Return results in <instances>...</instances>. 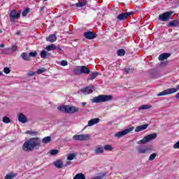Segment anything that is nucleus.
Wrapping results in <instances>:
<instances>
[{"label":"nucleus","mask_w":179,"mask_h":179,"mask_svg":"<svg viewBox=\"0 0 179 179\" xmlns=\"http://www.w3.org/2000/svg\"><path fill=\"white\" fill-rule=\"evenodd\" d=\"M40 143H41V141L38 138H29L28 141L24 142L22 149L24 152H31V150H34V148L36 146H40Z\"/></svg>","instance_id":"obj_1"},{"label":"nucleus","mask_w":179,"mask_h":179,"mask_svg":"<svg viewBox=\"0 0 179 179\" xmlns=\"http://www.w3.org/2000/svg\"><path fill=\"white\" fill-rule=\"evenodd\" d=\"M113 100L112 95H99L98 96L94 97L91 99L92 103H106V101H111Z\"/></svg>","instance_id":"obj_2"},{"label":"nucleus","mask_w":179,"mask_h":179,"mask_svg":"<svg viewBox=\"0 0 179 179\" xmlns=\"http://www.w3.org/2000/svg\"><path fill=\"white\" fill-rule=\"evenodd\" d=\"M156 138H157V134L156 133L148 134L145 136L143 139L138 141L137 143L138 145H145L149 142H152V141H155Z\"/></svg>","instance_id":"obj_3"},{"label":"nucleus","mask_w":179,"mask_h":179,"mask_svg":"<svg viewBox=\"0 0 179 179\" xmlns=\"http://www.w3.org/2000/svg\"><path fill=\"white\" fill-rule=\"evenodd\" d=\"M178 90H179V85H178L176 86V88H169V89H166L165 90L158 93L157 94V96L160 97L162 96H167L169 94H173L174 93H177V92H178Z\"/></svg>","instance_id":"obj_4"},{"label":"nucleus","mask_w":179,"mask_h":179,"mask_svg":"<svg viewBox=\"0 0 179 179\" xmlns=\"http://www.w3.org/2000/svg\"><path fill=\"white\" fill-rule=\"evenodd\" d=\"M153 150V147L141 145L138 148V152L141 155H145L146 153H150Z\"/></svg>","instance_id":"obj_5"},{"label":"nucleus","mask_w":179,"mask_h":179,"mask_svg":"<svg viewBox=\"0 0 179 179\" xmlns=\"http://www.w3.org/2000/svg\"><path fill=\"white\" fill-rule=\"evenodd\" d=\"M134 131V127H131L128 129H126L122 131L117 132L115 134V138H122V136H125V135H128L129 132H132Z\"/></svg>","instance_id":"obj_6"},{"label":"nucleus","mask_w":179,"mask_h":179,"mask_svg":"<svg viewBox=\"0 0 179 179\" xmlns=\"http://www.w3.org/2000/svg\"><path fill=\"white\" fill-rule=\"evenodd\" d=\"M171 15H173L172 12H166L163 14H161L159 15V20H162V22H167L170 20L171 18Z\"/></svg>","instance_id":"obj_7"},{"label":"nucleus","mask_w":179,"mask_h":179,"mask_svg":"<svg viewBox=\"0 0 179 179\" xmlns=\"http://www.w3.org/2000/svg\"><path fill=\"white\" fill-rule=\"evenodd\" d=\"M74 141H90V134H79L74 135L73 136Z\"/></svg>","instance_id":"obj_8"},{"label":"nucleus","mask_w":179,"mask_h":179,"mask_svg":"<svg viewBox=\"0 0 179 179\" xmlns=\"http://www.w3.org/2000/svg\"><path fill=\"white\" fill-rule=\"evenodd\" d=\"M84 37L87 40H93V38L97 37V34L93 31H89L84 33Z\"/></svg>","instance_id":"obj_9"},{"label":"nucleus","mask_w":179,"mask_h":179,"mask_svg":"<svg viewBox=\"0 0 179 179\" xmlns=\"http://www.w3.org/2000/svg\"><path fill=\"white\" fill-rule=\"evenodd\" d=\"M94 90V87H93V85H90L85 88H83L81 90V92L83 93L84 94H90L93 93Z\"/></svg>","instance_id":"obj_10"},{"label":"nucleus","mask_w":179,"mask_h":179,"mask_svg":"<svg viewBox=\"0 0 179 179\" xmlns=\"http://www.w3.org/2000/svg\"><path fill=\"white\" fill-rule=\"evenodd\" d=\"M131 15H134L133 11L129 12V13H121L117 17V20H125V19L129 17V16H131Z\"/></svg>","instance_id":"obj_11"},{"label":"nucleus","mask_w":179,"mask_h":179,"mask_svg":"<svg viewBox=\"0 0 179 179\" xmlns=\"http://www.w3.org/2000/svg\"><path fill=\"white\" fill-rule=\"evenodd\" d=\"M79 111V108L73 106H67V113L68 114H75Z\"/></svg>","instance_id":"obj_12"},{"label":"nucleus","mask_w":179,"mask_h":179,"mask_svg":"<svg viewBox=\"0 0 179 179\" xmlns=\"http://www.w3.org/2000/svg\"><path fill=\"white\" fill-rule=\"evenodd\" d=\"M20 11L16 12V10H13L10 12V17L13 19H19V17H20Z\"/></svg>","instance_id":"obj_13"},{"label":"nucleus","mask_w":179,"mask_h":179,"mask_svg":"<svg viewBox=\"0 0 179 179\" xmlns=\"http://www.w3.org/2000/svg\"><path fill=\"white\" fill-rule=\"evenodd\" d=\"M99 122H100V120L99 118L96 117V118L92 119L88 122V124L86 126V127H93V125H96V124H99Z\"/></svg>","instance_id":"obj_14"},{"label":"nucleus","mask_w":179,"mask_h":179,"mask_svg":"<svg viewBox=\"0 0 179 179\" xmlns=\"http://www.w3.org/2000/svg\"><path fill=\"white\" fill-rule=\"evenodd\" d=\"M18 121L22 124H26L27 122V117L23 113H20L18 114Z\"/></svg>","instance_id":"obj_15"},{"label":"nucleus","mask_w":179,"mask_h":179,"mask_svg":"<svg viewBox=\"0 0 179 179\" xmlns=\"http://www.w3.org/2000/svg\"><path fill=\"white\" fill-rule=\"evenodd\" d=\"M148 127H149V124H145L140 126L136 127L135 129V132H141V131H145V129H148Z\"/></svg>","instance_id":"obj_16"},{"label":"nucleus","mask_w":179,"mask_h":179,"mask_svg":"<svg viewBox=\"0 0 179 179\" xmlns=\"http://www.w3.org/2000/svg\"><path fill=\"white\" fill-rule=\"evenodd\" d=\"M81 75L85 73V75H89L90 73V69L86 66H81Z\"/></svg>","instance_id":"obj_17"},{"label":"nucleus","mask_w":179,"mask_h":179,"mask_svg":"<svg viewBox=\"0 0 179 179\" xmlns=\"http://www.w3.org/2000/svg\"><path fill=\"white\" fill-rule=\"evenodd\" d=\"M46 41H50V43H55L57 41V36L55 34H51L48 38H46Z\"/></svg>","instance_id":"obj_18"},{"label":"nucleus","mask_w":179,"mask_h":179,"mask_svg":"<svg viewBox=\"0 0 179 179\" xmlns=\"http://www.w3.org/2000/svg\"><path fill=\"white\" fill-rule=\"evenodd\" d=\"M95 155H101V153H104V148L101 146H98L94 149Z\"/></svg>","instance_id":"obj_19"},{"label":"nucleus","mask_w":179,"mask_h":179,"mask_svg":"<svg viewBox=\"0 0 179 179\" xmlns=\"http://www.w3.org/2000/svg\"><path fill=\"white\" fill-rule=\"evenodd\" d=\"M54 165L57 167V169H62V167H64V163L61 159L55 161L54 162Z\"/></svg>","instance_id":"obj_20"},{"label":"nucleus","mask_w":179,"mask_h":179,"mask_svg":"<svg viewBox=\"0 0 179 179\" xmlns=\"http://www.w3.org/2000/svg\"><path fill=\"white\" fill-rule=\"evenodd\" d=\"M170 57V54L169 53H162L159 56L158 59L159 61H164V59H167Z\"/></svg>","instance_id":"obj_21"},{"label":"nucleus","mask_w":179,"mask_h":179,"mask_svg":"<svg viewBox=\"0 0 179 179\" xmlns=\"http://www.w3.org/2000/svg\"><path fill=\"white\" fill-rule=\"evenodd\" d=\"M17 176V173H13V172H11V173H8V174L5 176L4 179H13V178H15V177H16Z\"/></svg>","instance_id":"obj_22"},{"label":"nucleus","mask_w":179,"mask_h":179,"mask_svg":"<svg viewBox=\"0 0 179 179\" xmlns=\"http://www.w3.org/2000/svg\"><path fill=\"white\" fill-rule=\"evenodd\" d=\"M169 26L171 27H177V26H179V21L178 20H173L169 22Z\"/></svg>","instance_id":"obj_23"},{"label":"nucleus","mask_w":179,"mask_h":179,"mask_svg":"<svg viewBox=\"0 0 179 179\" xmlns=\"http://www.w3.org/2000/svg\"><path fill=\"white\" fill-rule=\"evenodd\" d=\"M57 110H59L62 113H67L68 112V106H59V107H57Z\"/></svg>","instance_id":"obj_24"},{"label":"nucleus","mask_w":179,"mask_h":179,"mask_svg":"<svg viewBox=\"0 0 179 179\" xmlns=\"http://www.w3.org/2000/svg\"><path fill=\"white\" fill-rule=\"evenodd\" d=\"M97 76H99V72H93L90 78H88V80H93L94 79H96V78H97Z\"/></svg>","instance_id":"obj_25"},{"label":"nucleus","mask_w":179,"mask_h":179,"mask_svg":"<svg viewBox=\"0 0 179 179\" xmlns=\"http://www.w3.org/2000/svg\"><path fill=\"white\" fill-rule=\"evenodd\" d=\"M21 57L24 61H30V56L26 52L22 53Z\"/></svg>","instance_id":"obj_26"},{"label":"nucleus","mask_w":179,"mask_h":179,"mask_svg":"<svg viewBox=\"0 0 179 179\" xmlns=\"http://www.w3.org/2000/svg\"><path fill=\"white\" fill-rule=\"evenodd\" d=\"M73 179H86V176H85V174L80 173H77L73 177Z\"/></svg>","instance_id":"obj_27"},{"label":"nucleus","mask_w":179,"mask_h":179,"mask_svg":"<svg viewBox=\"0 0 179 179\" xmlns=\"http://www.w3.org/2000/svg\"><path fill=\"white\" fill-rule=\"evenodd\" d=\"M56 48H57V46L55 44H51V45H48L45 48V50L47 51H54V50H55Z\"/></svg>","instance_id":"obj_28"},{"label":"nucleus","mask_w":179,"mask_h":179,"mask_svg":"<svg viewBox=\"0 0 179 179\" xmlns=\"http://www.w3.org/2000/svg\"><path fill=\"white\" fill-rule=\"evenodd\" d=\"M73 73L74 75H82L81 67L77 66L76 69H74Z\"/></svg>","instance_id":"obj_29"},{"label":"nucleus","mask_w":179,"mask_h":179,"mask_svg":"<svg viewBox=\"0 0 179 179\" xmlns=\"http://www.w3.org/2000/svg\"><path fill=\"white\" fill-rule=\"evenodd\" d=\"M86 3H87V1L86 0H84L81 2L76 3V6H77V8H82V6H86Z\"/></svg>","instance_id":"obj_30"},{"label":"nucleus","mask_w":179,"mask_h":179,"mask_svg":"<svg viewBox=\"0 0 179 179\" xmlns=\"http://www.w3.org/2000/svg\"><path fill=\"white\" fill-rule=\"evenodd\" d=\"M150 108H152V106L145 104V105L141 106L138 108V110H139V111H141V110H149Z\"/></svg>","instance_id":"obj_31"},{"label":"nucleus","mask_w":179,"mask_h":179,"mask_svg":"<svg viewBox=\"0 0 179 179\" xmlns=\"http://www.w3.org/2000/svg\"><path fill=\"white\" fill-rule=\"evenodd\" d=\"M50 142H51V136H47L42 139L43 143L47 144V143H50Z\"/></svg>","instance_id":"obj_32"},{"label":"nucleus","mask_w":179,"mask_h":179,"mask_svg":"<svg viewBox=\"0 0 179 179\" xmlns=\"http://www.w3.org/2000/svg\"><path fill=\"white\" fill-rule=\"evenodd\" d=\"M114 148H113V146H111V145H106L103 147V150H107L109 152H111V150H113Z\"/></svg>","instance_id":"obj_33"},{"label":"nucleus","mask_w":179,"mask_h":179,"mask_svg":"<svg viewBox=\"0 0 179 179\" xmlns=\"http://www.w3.org/2000/svg\"><path fill=\"white\" fill-rule=\"evenodd\" d=\"M48 55H50V53L47 52L46 50H43L41 52V57L43 59L47 58V57H48Z\"/></svg>","instance_id":"obj_34"},{"label":"nucleus","mask_w":179,"mask_h":179,"mask_svg":"<svg viewBox=\"0 0 179 179\" xmlns=\"http://www.w3.org/2000/svg\"><path fill=\"white\" fill-rule=\"evenodd\" d=\"M117 55H119V57H124V55H125V50L124 49L118 50Z\"/></svg>","instance_id":"obj_35"},{"label":"nucleus","mask_w":179,"mask_h":179,"mask_svg":"<svg viewBox=\"0 0 179 179\" xmlns=\"http://www.w3.org/2000/svg\"><path fill=\"white\" fill-rule=\"evenodd\" d=\"M49 153L52 156H55V155H58V153H59V150H51L50 151H49Z\"/></svg>","instance_id":"obj_36"},{"label":"nucleus","mask_w":179,"mask_h":179,"mask_svg":"<svg viewBox=\"0 0 179 179\" xmlns=\"http://www.w3.org/2000/svg\"><path fill=\"white\" fill-rule=\"evenodd\" d=\"M76 157V154H69L67 156V160H73V159H75Z\"/></svg>","instance_id":"obj_37"},{"label":"nucleus","mask_w":179,"mask_h":179,"mask_svg":"<svg viewBox=\"0 0 179 179\" xmlns=\"http://www.w3.org/2000/svg\"><path fill=\"white\" fill-rule=\"evenodd\" d=\"M3 122H4V124H9V122H10V119L8 117H3Z\"/></svg>","instance_id":"obj_38"},{"label":"nucleus","mask_w":179,"mask_h":179,"mask_svg":"<svg viewBox=\"0 0 179 179\" xmlns=\"http://www.w3.org/2000/svg\"><path fill=\"white\" fill-rule=\"evenodd\" d=\"M156 153H152L150 155L148 160H150V162H152V160H155V159H156Z\"/></svg>","instance_id":"obj_39"},{"label":"nucleus","mask_w":179,"mask_h":179,"mask_svg":"<svg viewBox=\"0 0 179 179\" xmlns=\"http://www.w3.org/2000/svg\"><path fill=\"white\" fill-rule=\"evenodd\" d=\"M45 71H46L45 68H42V69H38L36 71V73H38V75H41V73L45 72Z\"/></svg>","instance_id":"obj_40"},{"label":"nucleus","mask_w":179,"mask_h":179,"mask_svg":"<svg viewBox=\"0 0 179 179\" xmlns=\"http://www.w3.org/2000/svg\"><path fill=\"white\" fill-rule=\"evenodd\" d=\"M26 134H29V135H32L33 136H35V135H37V131L30 130V131H27Z\"/></svg>","instance_id":"obj_41"},{"label":"nucleus","mask_w":179,"mask_h":179,"mask_svg":"<svg viewBox=\"0 0 179 179\" xmlns=\"http://www.w3.org/2000/svg\"><path fill=\"white\" fill-rule=\"evenodd\" d=\"M9 51H10V48H6L1 50L2 54H9Z\"/></svg>","instance_id":"obj_42"},{"label":"nucleus","mask_w":179,"mask_h":179,"mask_svg":"<svg viewBox=\"0 0 179 179\" xmlns=\"http://www.w3.org/2000/svg\"><path fill=\"white\" fill-rule=\"evenodd\" d=\"M29 57H32L33 58H35V57H37V52L34 51V52H31L29 54Z\"/></svg>","instance_id":"obj_43"},{"label":"nucleus","mask_w":179,"mask_h":179,"mask_svg":"<svg viewBox=\"0 0 179 179\" xmlns=\"http://www.w3.org/2000/svg\"><path fill=\"white\" fill-rule=\"evenodd\" d=\"M3 72L8 75V73H10V69H9V67H5L3 69Z\"/></svg>","instance_id":"obj_44"},{"label":"nucleus","mask_w":179,"mask_h":179,"mask_svg":"<svg viewBox=\"0 0 179 179\" xmlns=\"http://www.w3.org/2000/svg\"><path fill=\"white\" fill-rule=\"evenodd\" d=\"M30 12V8H27L22 12V16H26Z\"/></svg>","instance_id":"obj_45"},{"label":"nucleus","mask_w":179,"mask_h":179,"mask_svg":"<svg viewBox=\"0 0 179 179\" xmlns=\"http://www.w3.org/2000/svg\"><path fill=\"white\" fill-rule=\"evenodd\" d=\"M60 65H62V66H66V65H68V62L66 60H63L60 62Z\"/></svg>","instance_id":"obj_46"},{"label":"nucleus","mask_w":179,"mask_h":179,"mask_svg":"<svg viewBox=\"0 0 179 179\" xmlns=\"http://www.w3.org/2000/svg\"><path fill=\"white\" fill-rule=\"evenodd\" d=\"M16 50H17V46L16 45H13L11 48H10V51H12V52H15L16 51Z\"/></svg>","instance_id":"obj_47"},{"label":"nucleus","mask_w":179,"mask_h":179,"mask_svg":"<svg viewBox=\"0 0 179 179\" xmlns=\"http://www.w3.org/2000/svg\"><path fill=\"white\" fill-rule=\"evenodd\" d=\"M27 75L29 77L30 76H34L36 75V73L34 71H29Z\"/></svg>","instance_id":"obj_48"},{"label":"nucleus","mask_w":179,"mask_h":179,"mask_svg":"<svg viewBox=\"0 0 179 179\" xmlns=\"http://www.w3.org/2000/svg\"><path fill=\"white\" fill-rule=\"evenodd\" d=\"M124 72H126V73H130V72H132V69L129 68L124 69Z\"/></svg>","instance_id":"obj_49"},{"label":"nucleus","mask_w":179,"mask_h":179,"mask_svg":"<svg viewBox=\"0 0 179 179\" xmlns=\"http://www.w3.org/2000/svg\"><path fill=\"white\" fill-rule=\"evenodd\" d=\"M55 50H57L58 52H61L62 51V49L59 46H56Z\"/></svg>","instance_id":"obj_50"},{"label":"nucleus","mask_w":179,"mask_h":179,"mask_svg":"<svg viewBox=\"0 0 179 179\" xmlns=\"http://www.w3.org/2000/svg\"><path fill=\"white\" fill-rule=\"evenodd\" d=\"M72 164V162H71V161H68L66 163V166H70V164Z\"/></svg>","instance_id":"obj_51"},{"label":"nucleus","mask_w":179,"mask_h":179,"mask_svg":"<svg viewBox=\"0 0 179 179\" xmlns=\"http://www.w3.org/2000/svg\"><path fill=\"white\" fill-rule=\"evenodd\" d=\"M0 48H5V44L1 43V44L0 45Z\"/></svg>","instance_id":"obj_52"},{"label":"nucleus","mask_w":179,"mask_h":179,"mask_svg":"<svg viewBox=\"0 0 179 179\" xmlns=\"http://www.w3.org/2000/svg\"><path fill=\"white\" fill-rule=\"evenodd\" d=\"M86 104H87L86 102L81 103V105L83 106H86Z\"/></svg>","instance_id":"obj_53"},{"label":"nucleus","mask_w":179,"mask_h":179,"mask_svg":"<svg viewBox=\"0 0 179 179\" xmlns=\"http://www.w3.org/2000/svg\"><path fill=\"white\" fill-rule=\"evenodd\" d=\"M16 34H17V36H19V34H20V31H17Z\"/></svg>","instance_id":"obj_54"},{"label":"nucleus","mask_w":179,"mask_h":179,"mask_svg":"<svg viewBox=\"0 0 179 179\" xmlns=\"http://www.w3.org/2000/svg\"><path fill=\"white\" fill-rule=\"evenodd\" d=\"M3 76V72L0 71V76Z\"/></svg>","instance_id":"obj_55"},{"label":"nucleus","mask_w":179,"mask_h":179,"mask_svg":"<svg viewBox=\"0 0 179 179\" xmlns=\"http://www.w3.org/2000/svg\"><path fill=\"white\" fill-rule=\"evenodd\" d=\"M0 33H2V30L1 29H0Z\"/></svg>","instance_id":"obj_56"},{"label":"nucleus","mask_w":179,"mask_h":179,"mask_svg":"<svg viewBox=\"0 0 179 179\" xmlns=\"http://www.w3.org/2000/svg\"><path fill=\"white\" fill-rule=\"evenodd\" d=\"M45 1H48V0H45Z\"/></svg>","instance_id":"obj_57"}]
</instances>
